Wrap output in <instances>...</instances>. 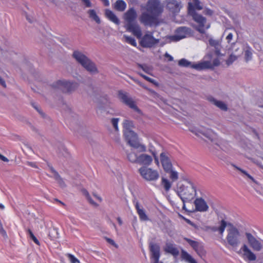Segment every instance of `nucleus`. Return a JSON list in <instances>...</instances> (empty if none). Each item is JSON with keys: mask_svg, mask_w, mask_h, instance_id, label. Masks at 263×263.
Instances as JSON below:
<instances>
[{"mask_svg": "<svg viewBox=\"0 0 263 263\" xmlns=\"http://www.w3.org/2000/svg\"><path fill=\"white\" fill-rule=\"evenodd\" d=\"M118 97L122 103L128 106L129 108L133 109L138 114H142L141 110L136 105L132 98L130 97L127 92L120 90L118 91Z\"/></svg>", "mask_w": 263, "mask_h": 263, "instance_id": "nucleus-10", "label": "nucleus"}, {"mask_svg": "<svg viewBox=\"0 0 263 263\" xmlns=\"http://www.w3.org/2000/svg\"><path fill=\"white\" fill-rule=\"evenodd\" d=\"M25 17L27 20L30 23L33 22L32 19L29 16V15L25 12Z\"/></svg>", "mask_w": 263, "mask_h": 263, "instance_id": "nucleus-59", "label": "nucleus"}, {"mask_svg": "<svg viewBox=\"0 0 263 263\" xmlns=\"http://www.w3.org/2000/svg\"><path fill=\"white\" fill-rule=\"evenodd\" d=\"M178 65L181 67H190L197 70H202L212 68L210 61H205L196 64H192L191 62L185 59H181L178 62Z\"/></svg>", "mask_w": 263, "mask_h": 263, "instance_id": "nucleus-8", "label": "nucleus"}, {"mask_svg": "<svg viewBox=\"0 0 263 263\" xmlns=\"http://www.w3.org/2000/svg\"><path fill=\"white\" fill-rule=\"evenodd\" d=\"M124 135L125 140L130 146L137 149L139 152L146 151L145 146L139 143L138 140V135L133 130H124Z\"/></svg>", "mask_w": 263, "mask_h": 263, "instance_id": "nucleus-4", "label": "nucleus"}, {"mask_svg": "<svg viewBox=\"0 0 263 263\" xmlns=\"http://www.w3.org/2000/svg\"><path fill=\"white\" fill-rule=\"evenodd\" d=\"M135 208L139 216V218L141 221H147L149 220V218L147 215L146 214L143 208H140L138 202H136Z\"/></svg>", "mask_w": 263, "mask_h": 263, "instance_id": "nucleus-25", "label": "nucleus"}, {"mask_svg": "<svg viewBox=\"0 0 263 263\" xmlns=\"http://www.w3.org/2000/svg\"><path fill=\"white\" fill-rule=\"evenodd\" d=\"M170 174V178L173 181H176L178 179V173L174 171L173 168L171 169V171H169Z\"/></svg>", "mask_w": 263, "mask_h": 263, "instance_id": "nucleus-38", "label": "nucleus"}, {"mask_svg": "<svg viewBox=\"0 0 263 263\" xmlns=\"http://www.w3.org/2000/svg\"><path fill=\"white\" fill-rule=\"evenodd\" d=\"M194 203L196 211L201 212H206L208 211L209 206L203 198H196Z\"/></svg>", "mask_w": 263, "mask_h": 263, "instance_id": "nucleus-21", "label": "nucleus"}, {"mask_svg": "<svg viewBox=\"0 0 263 263\" xmlns=\"http://www.w3.org/2000/svg\"><path fill=\"white\" fill-rule=\"evenodd\" d=\"M152 155L154 156L155 162L157 165H159V162L158 157L157 156V153L156 152H152Z\"/></svg>", "mask_w": 263, "mask_h": 263, "instance_id": "nucleus-55", "label": "nucleus"}, {"mask_svg": "<svg viewBox=\"0 0 263 263\" xmlns=\"http://www.w3.org/2000/svg\"><path fill=\"white\" fill-rule=\"evenodd\" d=\"M139 172L141 176L147 181H156L159 177L157 171L152 168L142 166L139 169Z\"/></svg>", "mask_w": 263, "mask_h": 263, "instance_id": "nucleus-12", "label": "nucleus"}, {"mask_svg": "<svg viewBox=\"0 0 263 263\" xmlns=\"http://www.w3.org/2000/svg\"><path fill=\"white\" fill-rule=\"evenodd\" d=\"M87 200L89 201V202L91 204H92V205H94V206H98V204L96 202H95L92 200V199L91 198V197H90V196H89V197H88L87 198Z\"/></svg>", "mask_w": 263, "mask_h": 263, "instance_id": "nucleus-54", "label": "nucleus"}, {"mask_svg": "<svg viewBox=\"0 0 263 263\" xmlns=\"http://www.w3.org/2000/svg\"><path fill=\"white\" fill-rule=\"evenodd\" d=\"M233 35L232 33H229L228 34V35H227V36L226 37V39L227 40L228 43L230 42L231 40L233 38Z\"/></svg>", "mask_w": 263, "mask_h": 263, "instance_id": "nucleus-57", "label": "nucleus"}, {"mask_svg": "<svg viewBox=\"0 0 263 263\" xmlns=\"http://www.w3.org/2000/svg\"><path fill=\"white\" fill-rule=\"evenodd\" d=\"M232 166L235 168L237 170L240 171V172H241L242 174H243L244 175H245L246 176H247L250 179H251L252 181H253V182H255V179H254V178L251 176L250 174H249L246 171L241 169V168L239 167L238 166H236V165L235 164H232Z\"/></svg>", "mask_w": 263, "mask_h": 263, "instance_id": "nucleus-35", "label": "nucleus"}, {"mask_svg": "<svg viewBox=\"0 0 263 263\" xmlns=\"http://www.w3.org/2000/svg\"><path fill=\"white\" fill-rule=\"evenodd\" d=\"M137 65L146 73L150 74L152 71V68L146 64H138Z\"/></svg>", "mask_w": 263, "mask_h": 263, "instance_id": "nucleus-37", "label": "nucleus"}, {"mask_svg": "<svg viewBox=\"0 0 263 263\" xmlns=\"http://www.w3.org/2000/svg\"><path fill=\"white\" fill-rule=\"evenodd\" d=\"M105 16L110 21L116 25H119L120 23L119 19L115 14L109 9H106L105 11Z\"/></svg>", "mask_w": 263, "mask_h": 263, "instance_id": "nucleus-26", "label": "nucleus"}, {"mask_svg": "<svg viewBox=\"0 0 263 263\" xmlns=\"http://www.w3.org/2000/svg\"><path fill=\"white\" fill-rule=\"evenodd\" d=\"M227 226H230V229H232L233 228H236L233 226V224L231 223H227L224 220L222 219L220 221V226L218 228H214L213 230L216 231L218 230L220 234H222L223 232L224 231L225 228Z\"/></svg>", "mask_w": 263, "mask_h": 263, "instance_id": "nucleus-27", "label": "nucleus"}, {"mask_svg": "<svg viewBox=\"0 0 263 263\" xmlns=\"http://www.w3.org/2000/svg\"><path fill=\"white\" fill-rule=\"evenodd\" d=\"M137 13L134 8H130L124 14L126 30L131 32L137 38H140L142 32L140 26L136 22Z\"/></svg>", "mask_w": 263, "mask_h": 263, "instance_id": "nucleus-1", "label": "nucleus"}, {"mask_svg": "<svg viewBox=\"0 0 263 263\" xmlns=\"http://www.w3.org/2000/svg\"><path fill=\"white\" fill-rule=\"evenodd\" d=\"M127 158L128 160L132 163H138V156L133 152L127 154Z\"/></svg>", "mask_w": 263, "mask_h": 263, "instance_id": "nucleus-32", "label": "nucleus"}, {"mask_svg": "<svg viewBox=\"0 0 263 263\" xmlns=\"http://www.w3.org/2000/svg\"><path fill=\"white\" fill-rule=\"evenodd\" d=\"M160 161L164 171L166 173H169L171 169L173 168L172 158L168 152H163L160 155Z\"/></svg>", "mask_w": 263, "mask_h": 263, "instance_id": "nucleus-15", "label": "nucleus"}, {"mask_svg": "<svg viewBox=\"0 0 263 263\" xmlns=\"http://www.w3.org/2000/svg\"><path fill=\"white\" fill-rule=\"evenodd\" d=\"M252 53L251 51V49L248 48L246 51L245 53V60L247 62L252 59Z\"/></svg>", "mask_w": 263, "mask_h": 263, "instance_id": "nucleus-40", "label": "nucleus"}, {"mask_svg": "<svg viewBox=\"0 0 263 263\" xmlns=\"http://www.w3.org/2000/svg\"><path fill=\"white\" fill-rule=\"evenodd\" d=\"M149 248L151 252V258L153 260V263H163L159 262L160 256V248L159 245L150 242L149 243Z\"/></svg>", "mask_w": 263, "mask_h": 263, "instance_id": "nucleus-17", "label": "nucleus"}, {"mask_svg": "<svg viewBox=\"0 0 263 263\" xmlns=\"http://www.w3.org/2000/svg\"><path fill=\"white\" fill-rule=\"evenodd\" d=\"M0 159L4 162H8L9 160L4 156L0 154Z\"/></svg>", "mask_w": 263, "mask_h": 263, "instance_id": "nucleus-60", "label": "nucleus"}, {"mask_svg": "<svg viewBox=\"0 0 263 263\" xmlns=\"http://www.w3.org/2000/svg\"><path fill=\"white\" fill-rule=\"evenodd\" d=\"M161 183L166 191H168L170 190L171 187V184L167 179L162 177Z\"/></svg>", "mask_w": 263, "mask_h": 263, "instance_id": "nucleus-34", "label": "nucleus"}, {"mask_svg": "<svg viewBox=\"0 0 263 263\" xmlns=\"http://www.w3.org/2000/svg\"><path fill=\"white\" fill-rule=\"evenodd\" d=\"M126 4L123 0H117L114 5V8L118 11L123 12L126 8Z\"/></svg>", "mask_w": 263, "mask_h": 263, "instance_id": "nucleus-28", "label": "nucleus"}, {"mask_svg": "<svg viewBox=\"0 0 263 263\" xmlns=\"http://www.w3.org/2000/svg\"><path fill=\"white\" fill-rule=\"evenodd\" d=\"M27 164H28L29 166H31V167H32L37 168V166H36V164H35V163H34V162H27Z\"/></svg>", "mask_w": 263, "mask_h": 263, "instance_id": "nucleus-64", "label": "nucleus"}, {"mask_svg": "<svg viewBox=\"0 0 263 263\" xmlns=\"http://www.w3.org/2000/svg\"><path fill=\"white\" fill-rule=\"evenodd\" d=\"M54 89H59L64 93H69L73 91L78 86L76 82L68 81L65 80H58L52 84Z\"/></svg>", "mask_w": 263, "mask_h": 263, "instance_id": "nucleus-6", "label": "nucleus"}, {"mask_svg": "<svg viewBox=\"0 0 263 263\" xmlns=\"http://www.w3.org/2000/svg\"><path fill=\"white\" fill-rule=\"evenodd\" d=\"M59 233L56 228L50 229L48 232V237L51 240L58 237Z\"/></svg>", "mask_w": 263, "mask_h": 263, "instance_id": "nucleus-33", "label": "nucleus"}, {"mask_svg": "<svg viewBox=\"0 0 263 263\" xmlns=\"http://www.w3.org/2000/svg\"><path fill=\"white\" fill-rule=\"evenodd\" d=\"M215 53L216 54V55H217V56L221 55L220 49L218 47V46L217 47H215Z\"/></svg>", "mask_w": 263, "mask_h": 263, "instance_id": "nucleus-56", "label": "nucleus"}, {"mask_svg": "<svg viewBox=\"0 0 263 263\" xmlns=\"http://www.w3.org/2000/svg\"><path fill=\"white\" fill-rule=\"evenodd\" d=\"M245 235L247 242L250 247L255 251H260L262 245L259 239L255 238L251 233L246 232Z\"/></svg>", "mask_w": 263, "mask_h": 263, "instance_id": "nucleus-16", "label": "nucleus"}, {"mask_svg": "<svg viewBox=\"0 0 263 263\" xmlns=\"http://www.w3.org/2000/svg\"><path fill=\"white\" fill-rule=\"evenodd\" d=\"M220 62L218 58L214 59L213 61V65L211 64V65L212 66V68H213V66H218L220 65ZM212 69V68H211Z\"/></svg>", "mask_w": 263, "mask_h": 263, "instance_id": "nucleus-51", "label": "nucleus"}, {"mask_svg": "<svg viewBox=\"0 0 263 263\" xmlns=\"http://www.w3.org/2000/svg\"><path fill=\"white\" fill-rule=\"evenodd\" d=\"M54 178L58 182V184L61 187L64 188L66 187V184L65 182L59 174L54 177Z\"/></svg>", "mask_w": 263, "mask_h": 263, "instance_id": "nucleus-39", "label": "nucleus"}, {"mask_svg": "<svg viewBox=\"0 0 263 263\" xmlns=\"http://www.w3.org/2000/svg\"><path fill=\"white\" fill-rule=\"evenodd\" d=\"M159 16L149 12H143L139 18V21L145 26L149 27H157L159 25L160 22L159 21Z\"/></svg>", "mask_w": 263, "mask_h": 263, "instance_id": "nucleus-7", "label": "nucleus"}, {"mask_svg": "<svg viewBox=\"0 0 263 263\" xmlns=\"http://www.w3.org/2000/svg\"><path fill=\"white\" fill-rule=\"evenodd\" d=\"M152 161V157L147 154H143L138 156V163L149 165Z\"/></svg>", "mask_w": 263, "mask_h": 263, "instance_id": "nucleus-24", "label": "nucleus"}, {"mask_svg": "<svg viewBox=\"0 0 263 263\" xmlns=\"http://www.w3.org/2000/svg\"><path fill=\"white\" fill-rule=\"evenodd\" d=\"M72 56L79 64L90 74H95L99 72L96 64L82 52L75 50L73 51Z\"/></svg>", "mask_w": 263, "mask_h": 263, "instance_id": "nucleus-2", "label": "nucleus"}, {"mask_svg": "<svg viewBox=\"0 0 263 263\" xmlns=\"http://www.w3.org/2000/svg\"><path fill=\"white\" fill-rule=\"evenodd\" d=\"M145 80L149 82H151V83H152L157 85V86L158 85V83L155 80H154V79H152V78H149V77H148L147 76H146L145 78Z\"/></svg>", "mask_w": 263, "mask_h": 263, "instance_id": "nucleus-52", "label": "nucleus"}, {"mask_svg": "<svg viewBox=\"0 0 263 263\" xmlns=\"http://www.w3.org/2000/svg\"><path fill=\"white\" fill-rule=\"evenodd\" d=\"M188 13L192 17L193 20L198 24L199 27L197 29L198 31L201 33H204L205 30L203 28L206 20L205 17L196 12L192 3H189L188 4Z\"/></svg>", "mask_w": 263, "mask_h": 263, "instance_id": "nucleus-5", "label": "nucleus"}, {"mask_svg": "<svg viewBox=\"0 0 263 263\" xmlns=\"http://www.w3.org/2000/svg\"><path fill=\"white\" fill-rule=\"evenodd\" d=\"M89 17L91 20L95 21L97 24H100L101 23V20L100 17L97 14L96 11L94 9H89L87 11Z\"/></svg>", "mask_w": 263, "mask_h": 263, "instance_id": "nucleus-29", "label": "nucleus"}, {"mask_svg": "<svg viewBox=\"0 0 263 263\" xmlns=\"http://www.w3.org/2000/svg\"><path fill=\"white\" fill-rule=\"evenodd\" d=\"M68 257L71 263H79V260L76 258L73 255L68 254Z\"/></svg>", "mask_w": 263, "mask_h": 263, "instance_id": "nucleus-47", "label": "nucleus"}, {"mask_svg": "<svg viewBox=\"0 0 263 263\" xmlns=\"http://www.w3.org/2000/svg\"><path fill=\"white\" fill-rule=\"evenodd\" d=\"M237 59V57L233 54H231L229 58L228 59V60L226 61V64L228 65H231L235 61H236Z\"/></svg>", "mask_w": 263, "mask_h": 263, "instance_id": "nucleus-42", "label": "nucleus"}, {"mask_svg": "<svg viewBox=\"0 0 263 263\" xmlns=\"http://www.w3.org/2000/svg\"><path fill=\"white\" fill-rule=\"evenodd\" d=\"M123 126L124 130H132V128H135L134 122L130 120L125 119L123 121Z\"/></svg>", "mask_w": 263, "mask_h": 263, "instance_id": "nucleus-30", "label": "nucleus"}, {"mask_svg": "<svg viewBox=\"0 0 263 263\" xmlns=\"http://www.w3.org/2000/svg\"><path fill=\"white\" fill-rule=\"evenodd\" d=\"M85 7L90 8L92 7V4L90 0H81Z\"/></svg>", "mask_w": 263, "mask_h": 263, "instance_id": "nucleus-48", "label": "nucleus"}, {"mask_svg": "<svg viewBox=\"0 0 263 263\" xmlns=\"http://www.w3.org/2000/svg\"><path fill=\"white\" fill-rule=\"evenodd\" d=\"M192 132L194 133V131H192ZM195 135H196L197 136H199V134H202V135H203L204 137H206L207 138H208L209 139L211 140H212V137H211V135H210V134L206 132H200V131H198L197 132H195Z\"/></svg>", "mask_w": 263, "mask_h": 263, "instance_id": "nucleus-43", "label": "nucleus"}, {"mask_svg": "<svg viewBox=\"0 0 263 263\" xmlns=\"http://www.w3.org/2000/svg\"><path fill=\"white\" fill-rule=\"evenodd\" d=\"M47 166L49 167V168L50 171H51V172L53 174V177H54L56 176L59 175V173H58V172H57L54 169V168L52 167V166L51 164H50L49 163H47Z\"/></svg>", "mask_w": 263, "mask_h": 263, "instance_id": "nucleus-49", "label": "nucleus"}, {"mask_svg": "<svg viewBox=\"0 0 263 263\" xmlns=\"http://www.w3.org/2000/svg\"><path fill=\"white\" fill-rule=\"evenodd\" d=\"M166 7L173 13H178L181 8L180 0H165Z\"/></svg>", "mask_w": 263, "mask_h": 263, "instance_id": "nucleus-18", "label": "nucleus"}, {"mask_svg": "<svg viewBox=\"0 0 263 263\" xmlns=\"http://www.w3.org/2000/svg\"><path fill=\"white\" fill-rule=\"evenodd\" d=\"M207 100L222 110L227 111L228 110V106L226 103L221 101L217 100L212 96H208Z\"/></svg>", "mask_w": 263, "mask_h": 263, "instance_id": "nucleus-22", "label": "nucleus"}, {"mask_svg": "<svg viewBox=\"0 0 263 263\" xmlns=\"http://www.w3.org/2000/svg\"><path fill=\"white\" fill-rule=\"evenodd\" d=\"M82 192H83V194L85 196L86 198L90 196L89 193L85 189L83 190Z\"/></svg>", "mask_w": 263, "mask_h": 263, "instance_id": "nucleus-63", "label": "nucleus"}, {"mask_svg": "<svg viewBox=\"0 0 263 263\" xmlns=\"http://www.w3.org/2000/svg\"><path fill=\"white\" fill-rule=\"evenodd\" d=\"M243 252L242 257L249 261H255L256 259V255L250 249L246 244H243L240 251Z\"/></svg>", "mask_w": 263, "mask_h": 263, "instance_id": "nucleus-20", "label": "nucleus"}, {"mask_svg": "<svg viewBox=\"0 0 263 263\" xmlns=\"http://www.w3.org/2000/svg\"><path fill=\"white\" fill-rule=\"evenodd\" d=\"M105 239H106L107 242H108L109 244H110L111 245H112L113 246L117 247V246L114 240H112L111 238H107V237H106Z\"/></svg>", "mask_w": 263, "mask_h": 263, "instance_id": "nucleus-53", "label": "nucleus"}, {"mask_svg": "<svg viewBox=\"0 0 263 263\" xmlns=\"http://www.w3.org/2000/svg\"><path fill=\"white\" fill-rule=\"evenodd\" d=\"M119 121V118H112L111 120L112 125L116 130H118V124Z\"/></svg>", "mask_w": 263, "mask_h": 263, "instance_id": "nucleus-46", "label": "nucleus"}, {"mask_svg": "<svg viewBox=\"0 0 263 263\" xmlns=\"http://www.w3.org/2000/svg\"><path fill=\"white\" fill-rule=\"evenodd\" d=\"M209 44L214 47V48L217 47L219 46V43L217 40H214L213 39H210L209 40Z\"/></svg>", "mask_w": 263, "mask_h": 263, "instance_id": "nucleus-45", "label": "nucleus"}, {"mask_svg": "<svg viewBox=\"0 0 263 263\" xmlns=\"http://www.w3.org/2000/svg\"><path fill=\"white\" fill-rule=\"evenodd\" d=\"M213 13L214 12H213V10H212L211 9L208 8H205L203 11V13L205 15H209V16H212L213 14Z\"/></svg>", "mask_w": 263, "mask_h": 263, "instance_id": "nucleus-50", "label": "nucleus"}, {"mask_svg": "<svg viewBox=\"0 0 263 263\" xmlns=\"http://www.w3.org/2000/svg\"><path fill=\"white\" fill-rule=\"evenodd\" d=\"M227 240L229 245L233 247L238 246L240 243L239 236L240 235L239 230L236 228L229 229L228 230Z\"/></svg>", "mask_w": 263, "mask_h": 263, "instance_id": "nucleus-13", "label": "nucleus"}, {"mask_svg": "<svg viewBox=\"0 0 263 263\" xmlns=\"http://www.w3.org/2000/svg\"><path fill=\"white\" fill-rule=\"evenodd\" d=\"M101 1L104 5L105 6H108L109 5V2L108 0H100Z\"/></svg>", "mask_w": 263, "mask_h": 263, "instance_id": "nucleus-62", "label": "nucleus"}, {"mask_svg": "<svg viewBox=\"0 0 263 263\" xmlns=\"http://www.w3.org/2000/svg\"><path fill=\"white\" fill-rule=\"evenodd\" d=\"M194 5H193L194 9L196 8L197 10H200L203 9V7L200 5V2L199 0H193Z\"/></svg>", "mask_w": 263, "mask_h": 263, "instance_id": "nucleus-44", "label": "nucleus"}, {"mask_svg": "<svg viewBox=\"0 0 263 263\" xmlns=\"http://www.w3.org/2000/svg\"><path fill=\"white\" fill-rule=\"evenodd\" d=\"M27 231L29 235L30 238L34 242V243L39 245L40 244V242L36 238V237L34 235L31 230L28 229H27Z\"/></svg>", "mask_w": 263, "mask_h": 263, "instance_id": "nucleus-41", "label": "nucleus"}, {"mask_svg": "<svg viewBox=\"0 0 263 263\" xmlns=\"http://www.w3.org/2000/svg\"><path fill=\"white\" fill-rule=\"evenodd\" d=\"M184 239L192 247L199 255L201 256L205 254V251L203 246L201 243L188 238H184Z\"/></svg>", "mask_w": 263, "mask_h": 263, "instance_id": "nucleus-19", "label": "nucleus"}, {"mask_svg": "<svg viewBox=\"0 0 263 263\" xmlns=\"http://www.w3.org/2000/svg\"><path fill=\"white\" fill-rule=\"evenodd\" d=\"M164 250L165 252L172 254L174 257H177L179 254V251L175 247V245L171 243H166Z\"/></svg>", "mask_w": 263, "mask_h": 263, "instance_id": "nucleus-23", "label": "nucleus"}, {"mask_svg": "<svg viewBox=\"0 0 263 263\" xmlns=\"http://www.w3.org/2000/svg\"><path fill=\"white\" fill-rule=\"evenodd\" d=\"M176 32V34L169 36L171 41L177 42L186 37L192 33V29L187 27H180L177 29Z\"/></svg>", "mask_w": 263, "mask_h": 263, "instance_id": "nucleus-14", "label": "nucleus"}, {"mask_svg": "<svg viewBox=\"0 0 263 263\" xmlns=\"http://www.w3.org/2000/svg\"><path fill=\"white\" fill-rule=\"evenodd\" d=\"M0 85H1L4 87H6V84L5 80L0 76Z\"/></svg>", "mask_w": 263, "mask_h": 263, "instance_id": "nucleus-58", "label": "nucleus"}, {"mask_svg": "<svg viewBox=\"0 0 263 263\" xmlns=\"http://www.w3.org/2000/svg\"><path fill=\"white\" fill-rule=\"evenodd\" d=\"M123 37L125 38V42L132 45L136 47L137 46V43L135 39L131 36H128L126 35H124Z\"/></svg>", "mask_w": 263, "mask_h": 263, "instance_id": "nucleus-36", "label": "nucleus"}, {"mask_svg": "<svg viewBox=\"0 0 263 263\" xmlns=\"http://www.w3.org/2000/svg\"><path fill=\"white\" fill-rule=\"evenodd\" d=\"M139 41L140 45L143 48H151L159 43V39L153 36V32L147 31L143 36H141Z\"/></svg>", "mask_w": 263, "mask_h": 263, "instance_id": "nucleus-9", "label": "nucleus"}, {"mask_svg": "<svg viewBox=\"0 0 263 263\" xmlns=\"http://www.w3.org/2000/svg\"><path fill=\"white\" fill-rule=\"evenodd\" d=\"M189 186L181 185L178 189L177 194L183 202H189L192 201L196 195V189L193 182L188 181Z\"/></svg>", "mask_w": 263, "mask_h": 263, "instance_id": "nucleus-3", "label": "nucleus"}, {"mask_svg": "<svg viewBox=\"0 0 263 263\" xmlns=\"http://www.w3.org/2000/svg\"><path fill=\"white\" fill-rule=\"evenodd\" d=\"M165 57L166 58H168V61H172L173 60V57L172 55H170L168 53H166L165 54Z\"/></svg>", "mask_w": 263, "mask_h": 263, "instance_id": "nucleus-61", "label": "nucleus"}, {"mask_svg": "<svg viewBox=\"0 0 263 263\" xmlns=\"http://www.w3.org/2000/svg\"><path fill=\"white\" fill-rule=\"evenodd\" d=\"M146 11L151 14L160 16L163 8L159 0H148L146 5Z\"/></svg>", "mask_w": 263, "mask_h": 263, "instance_id": "nucleus-11", "label": "nucleus"}, {"mask_svg": "<svg viewBox=\"0 0 263 263\" xmlns=\"http://www.w3.org/2000/svg\"><path fill=\"white\" fill-rule=\"evenodd\" d=\"M182 257L190 263H197L196 260L186 251L182 250L181 254Z\"/></svg>", "mask_w": 263, "mask_h": 263, "instance_id": "nucleus-31", "label": "nucleus"}]
</instances>
